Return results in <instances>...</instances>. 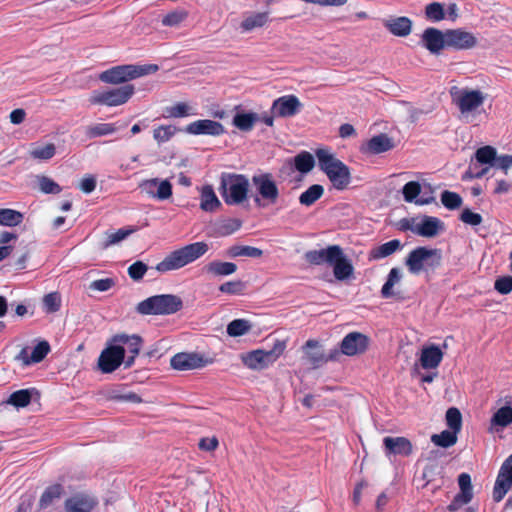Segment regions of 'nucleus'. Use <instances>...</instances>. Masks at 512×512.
<instances>
[{"instance_id": "obj_1", "label": "nucleus", "mask_w": 512, "mask_h": 512, "mask_svg": "<svg viewBox=\"0 0 512 512\" xmlns=\"http://www.w3.org/2000/svg\"><path fill=\"white\" fill-rule=\"evenodd\" d=\"M315 155L319 168L326 174L332 186L337 190L346 189L351 183L349 167L326 148L317 149Z\"/></svg>"}, {"instance_id": "obj_2", "label": "nucleus", "mask_w": 512, "mask_h": 512, "mask_svg": "<svg viewBox=\"0 0 512 512\" xmlns=\"http://www.w3.org/2000/svg\"><path fill=\"white\" fill-rule=\"evenodd\" d=\"M209 250L206 242H195L170 252L156 265V270L161 273L178 270L196 261Z\"/></svg>"}, {"instance_id": "obj_3", "label": "nucleus", "mask_w": 512, "mask_h": 512, "mask_svg": "<svg viewBox=\"0 0 512 512\" xmlns=\"http://www.w3.org/2000/svg\"><path fill=\"white\" fill-rule=\"evenodd\" d=\"M249 179L243 174L224 172L220 175L219 192L227 205H240L247 200Z\"/></svg>"}, {"instance_id": "obj_4", "label": "nucleus", "mask_w": 512, "mask_h": 512, "mask_svg": "<svg viewBox=\"0 0 512 512\" xmlns=\"http://www.w3.org/2000/svg\"><path fill=\"white\" fill-rule=\"evenodd\" d=\"M183 308L182 299L174 294H161L148 297L138 303L136 311L142 315H170Z\"/></svg>"}, {"instance_id": "obj_5", "label": "nucleus", "mask_w": 512, "mask_h": 512, "mask_svg": "<svg viewBox=\"0 0 512 512\" xmlns=\"http://www.w3.org/2000/svg\"><path fill=\"white\" fill-rule=\"evenodd\" d=\"M159 69L156 64L145 65H119L103 71L99 79L108 84H121L142 76L153 74Z\"/></svg>"}, {"instance_id": "obj_6", "label": "nucleus", "mask_w": 512, "mask_h": 512, "mask_svg": "<svg viewBox=\"0 0 512 512\" xmlns=\"http://www.w3.org/2000/svg\"><path fill=\"white\" fill-rule=\"evenodd\" d=\"M285 349L286 342L284 340H276L271 350L257 349L245 352L240 355V359L247 368L259 371L276 362Z\"/></svg>"}, {"instance_id": "obj_7", "label": "nucleus", "mask_w": 512, "mask_h": 512, "mask_svg": "<svg viewBox=\"0 0 512 512\" xmlns=\"http://www.w3.org/2000/svg\"><path fill=\"white\" fill-rule=\"evenodd\" d=\"M441 260V250L422 246L417 247L408 254L405 265L410 273L419 274L423 270H434L439 267Z\"/></svg>"}, {"instance_id": "obj_8", "label": "nucleus", "mask_w": 512, "mask_h": 512, "mask_svg": "<svg viewBox=\"0 0 512 512\" xmlns=\"http://www.w3.org/2000/svg\"><path fill=\"white\" fill-rule=\"evenodd\" d=\"M452 103L457 106L464 117L475 113L485 102L486 95L478 89L452 86L449 90Z\"/></svg>"}, {"instance_id": "obj_9", "label": "nucleus", "mask_w": 512, "mask_h": 512, "mask_svg": "<svg viewBox=\"0 0 512 512\" xmlns=\"http://www.w3.org/2000/svg\"><path fill=\"white\" fill-rule=\"evenodd\" d=\"M252 185L256 191L254 203L258 207L273 205L278 201L280 192L271 173L263 172L253 175Z\"/></svg>"}, {"instance_id": "obj_10", "label": "nucleus", "mask_w": 512, "mask_h": 512, "mask_svg": "<svg viewBox=\"0 0 512 512\" xmlns=\"http://www.w3.org/2000/svg\"><path fill=\"white\" fill-rule=\"evenodd\" d=\"M134 91V86L131 84L104 91H93L89 102L93 105L120 106L133 96Z\"/></svg>"}, {"instance_id": "obj_11", "label": "nucleus", "mask_w": 512, "mask_h": 512, "mask_svg": "<svg viewBox=\"0 0 512 512\" xmlns=\"http://www.w3.org/2000/svg\"><path fill=\"white\" fill-rule=\"evenodd\" d=\"M370 339L361 332L348 333L340 343V352L346 356L364 354L369 347Z\"/></svg>"}, {"instance_id": "obj_12", "label": "nucleus", "mask_w": 512, "mask_h": 512, "mask_svg": "<svg viewBox=\"0 0 512 512\" xmlns=\"http://www.w3.org/2000/svg\"><path fill=\"white\" fill-rule=\"evenodd\" d=\"M125 348L121 345H112L104 349L98 359V367L103 373L115 371L124 361Z\"/></svg>"}, {"instance_id": "obj_13", "label": "nucleus", "mask_w": 512, "mask_h": 512, "mask_svg": "<svg viewBox=\"0 0 512 512\" xmlns=\"http://www.w3.org/2000/svg\"><path fill=\"white\" fill-rule=\"evenodd\" d=\"M512 488V454L502 464L493 489V499L500 502Z\"/></svg>"}, {"instance_id": "obj_14", "label": "nucleus", "mask_w": 512, "mask_h": 512, "mask_svg": "<svg viewBox=\"0 0 512 512\" xmlns=\"http://www.w3.org/2000/svg\"><path fill=\"white\" fill-rule=\"evenodd\" d=\"M445 36L447 47L456 50H469L474 48L478 43L473 33L460 28L446 30Z\"/></svg>"}, {"instance_id": "obj_15", "label": "nucleus", "mask_w": 512, "mask_h": 512, "mask_svg": "<svg viewBox=\"0 0 512 512\" xmlns=\"http://www.w3.org/2000/svg\"><path fill=\"white\" fill-rule=\"evenodd\" d=\"M212 361L205 359L198 353H178L170 360V365L173 369L179 371L193 370L205 367Z\"/></svg>"}, {"instance_id": "obj_16", "label": "nucleus", "mask_w": 512, "mask_h": 512, "mask_svg": "<svg viewBox=\"0 0 512 512\" xmlns=\"http://www.w3.org/2000/svg\"><path fill=\"white\" fill-rule=\"evenodd\" d=\"M302 103L295 95H285L272 103V114L277 117H293L302 108Z\"/></svg>"}, {"instance_id": "obj_17", "label": "nucleus", "mask_w": 512, "mask_h": 512, "mask_svg": "<svg viewBox=\"0 0 512 512\" xmlns=\"http://www.w3.org/2000/svg\"><path fill=\"white\" fill-rule=\"evenodd\" d=\"M185 131L191 135L219 136L225 133V128L220 122L202 119L188 124Z\"/></svg>"}, {"instance_id": "obj_18", "label": "nucleus", "mask_w": 512, "mask_h": 512, "mask_svg": "<svg viewBox=\"0 0 512 512\" xmlns=\"http://www.w3.org/2000/svg\"><path fill=\"white\" fill-rule=\"evenodd\" d=\"M421 42L430 53L436 55L447 47L445 32L434 27H429L424 30Z\"/></svg>"}, {"instance_id": "obj_19", "label": "nucleus", "mask_w": 512, "mask_h": 512, "mask_svg": "<svg viewBox=\"0 0 512 512\" xmlns=\"http://www.w3.org/2000/svg\"><path fill=\"white\" fill-rule=\"evenodd\" d=\"M140 188L146 194L159 200H166L172 196V185L168 180H159L158 178L144 180Z\"/></svg>"}, {"instance_id": "obj_20", "label": "nucleus", "mask_w": 512, "mask_h": 512, "mask_svg": "<svg viewBox=\"0 0 512 512\" xmlns=\"http://www.w3.org/2000/svg\"><path fill=\"white\" fill-rule=\"evenodd\" d=\"M112 342L116 345H124L127 346L125 348L131 356L127 358L125 361V366L130 367L135 360V357L139 354L142 346V338L138 335H127V334H117L112 338Z\"/></svg>"}, {"instance_id": "obj_21", "label": "nucleus", "mask_w": 512, "mask_h": 512, "mask_svg": "<svg viewBox=\"0 0 512 512\" xmlns=\"http://www.w3.org/2000/svg\"><path fill=\"white\" fill-rule=\"evenodd\" d=\"M394 148V142L387 134H378L362 144L360 150L364 154L376 155Z\"/></svg>"}, {"instance_id": "obj_22", "label": "nucleus", "mask_w": 512, "mask_h": 512, "mask_svg": "<svg viewBox=\"0 0 512 512\" xmlns=\"http://www.w3.org/2000/svg\"><path fill=\"white\" fill-rule=\"evenodd\" d=\"M338 255H340V246L331 245L326 249L307 251L304 258L311 265H322L330 264Z\"/></svg>"}, {"instance_id": "obj_23", "label": "nucleus", "mask_w": 512, "mask_h": 512, "mask_svg": "<svg viewBox=\"0 0 512 512\" xmlns=\"http://www.w3.org/2000/svg\"><path fill=\"white\" fill-rule=\"evenodd\" d=\"M303 350L306 359L314 368L319 367L329 360H333L334 356L338 354V352L335 351L334 354H331L329 357H325L323 351L320 349L319 342L313 339H310L305 343Z\"/></svg>"}, {"instance_id": "obj_24", "label": "nucleus", "mask_w": 512, "mask_h": 512, "mask_svg": "<svg viewBox=\"0 0 512 512\" xmlns=\"http://www.w3.org/2000/svg\"><path fill=\"white\" fill-rule=\"evenodd\" d=\"M460 493L455 497L454 501L448 506L450 511H455L458 505L467 504L472 499L471 477L467 473H462L458 477Z\"/></svg>"}, {"instance_id": "obj_25", "label": "nucleus", "mask_w": 512, "mask_h": 512, "mask_svg": "<svg viewBox=\"0 0 512 512\" xmlns=\"http://www.w3.org/2000/svg\"><path fill=\"white\" fill-rule=\"evenodd\" d=\"M383 444L390 454L409 456L413 451L411 441L405 437H385Z\"/></svg>"}, {"instance_id": "obj_26", "label": "nucleus", "mask_w": 512, "mask_h": 512, "mask_svg": "<svg viewBox=\"0 0 512 512\" xmlns=\"http://www.w3.org/2000/svg\"><path fill=\"white\" fill-rule=\"evenodd\" d=\"M442 226L443 223L438 218L424 216L421 222L413 226L411 230L422 237H435Z\"/></svg>"}, {"instance_id": "obj_27", "label": "nucleus", "mask_w": 512, "mask_h": 512, "mask_svg": "<svg viewBox=\"0 0 512 512\" xmlns=\"http://www.w3.org/2000/svg\"><path fill=\"white\" fill-rule=\"evenodd\" d=\"M96 500L86 494H78L65 501L67 512H90L95 505Z\"/></svg>"}, {"instance_id": "obj_28", "label": "nucleus", "mask_w": 512, "mask_h": 512, "mask_svg": "<svg viewBox=\"0 0 512 512\" xmlns=\"http://www.w3.org/2000/svg\"><path fill=\"white\" fill-rule=\"evenodd\" d=\"M384 27L394 36L406 37L412 31V21L405 16L394 17L383 22Z\"/></svg>"}, {"instance_id": "obj_29", "label": "nucleus", "mask_w": 512, "mask_h": 512, "mask_svg": "<svg viewBox=\"0 0 512 512\" xmlns=\"http://www.w3.org/2000/svg\"><path fill=\"white\" fill-rule=\"evenodd\" d=\"M269 22V12H252L246 14L240 23L243 32H250L254 29L262 28Z\"/></svg>"}, {"instance_id": "obj_30", "label": "nucleus", "mask_w": 512, "mask_h": 512, "mask_svg": "<svg viewBox=\"0 0 512 512\" xmlns=\"http://www.w3.org/2000/svg\"><path fill=\"white\" fill-rule=\"evenodd\" d=\"M335 259L329 264L333 266L335 278L340 281L349 278L353 274L354 269L351 262L345 257L341 247L340 255L336 256Z\"/></svg>"}, {"instance_id": "obj_31", "label": "nucleus", "mask_w": 512, "mask_h": 512, "mask_svg": "<svg viewBox=\"0 0 512 512\" xmlns=\"http://www.w3.org/2000/svg\"><path fill=\"white\" fill-rule=\"evenodd\" d=\"M203 270L211 276L223 277L234 274L237 271V265L233 262L214 260L207 263Z\"/></svg>"}, {"instance_id": "obj_32", "label": "nucleus", "mask_w": 512, "mask_h": 512, "mask_svg": "<svg viewBox=\"0 0 512 512\" xmlns=\"http://www.w3.org/2000/svg\"><path fill=\"white\" fill-rule=\"evenodd\" d=\"M443 358V352L435 345L424 347L421 352L420 363L424 369L438 367Z\"/></svg>"}, {"instance_id": "obj_33", "label": "nucleus", "mask_w": 512, "mask_h": 512, "mask_svg": "<svg viewBox=\"0 0 512 512\" xmlns=\"http://www.w3.org/2000/svg\"><path fill=\"white\" fill-rule=\"evenodd\" d=\"M402 248L399 240L394 239L372 248L369 252V260H380L386 258Z\"/></svg>"}, {"instance_id": "obj_34", "label": "nucleus", "mask_w": 512, "mask_h": 512, "mask_svg": "<svg viewBox=\"0 0 512 512\" xmlns=\"http://www.w3.org/2000/svg\"><path fill=\"white\" fill-rule=\"evenodd\" d=\"M259 120L260 115L255 112H237L233 117L232 124L240 131L249 132Z\"/></svg>"}, {"instance_id": "obj_35", "label": "nucleus", "mask_w": 512, "mask_h": 512, "mask_svg": "<svg viewBox=\"0 0 512 512\" xmlns=\"http://www.w3.org/2000/svg\"><path fill=\"white\" fill-rule=\"evenodd\" d=\"M221 206V202L216 196L211 185L203 186L201 190L200 208L206 212H213Z\"/></svg>"}, {"instance_id": "obj_36", "label": "nucleus", "mask_w": 512, "mask_h": 512, "mask_svg": "<svg viewBox=\"0 0 512 512\" xmlns=\"http://www.w3.org/2000/svg\"><path fill=\"white\" fill-rule=\"evenodd\" d=\"M420 193H421V185L417 181H410V182L406 183L402 189L403 198L408 203L414 202L417 205H425V204H429L430 201L433 200V198H431V199H422V198L416 199Z\"/></svg>"}, {"instance_id": "obj_37", "label": "nucleus", "mask_w": 512, "mask_h": 512, "mask_svg": "<svg viewBox=\"0 0 512 512\" xmlns=\"http://www.w3.org/2000/svg\"><path fill=\"white\" fill-rule=\"evenodd\" d=\"M116 131L117 127L112 123H95L85 128V134L88 139L111 135Z\"/></svg>"}, {"instance_id": "obj_38", "label": "nucleus", "mask_w": 512, "mask_h": 512, "mask_svg": "<svg viewBox=\"0 0 512 512\" xmlns=\"http://www.w3.org/2000/svg\"><path fill=\"white\" fill-rule=\"evenodd\" d=\"M226 254L230 258H237V257L260 258L263 255V251L259 248L252 247V246L233 245L228 248Z\"/></svg>"}, {"instance_id": "obj_39", "label": "nucleus", "mask_w": 512, "mask_h": 512, "mask_svg": "<svg viewBox=\"0 0 512 512\" xmlns=\"http://www.w3.org/2000/svg\"><path fill=\"white\" fill-rule=\"evenodd\" d=\"M106 396L110 400L130 403H140L142 399L134 392L125 391L124 388L114 387L107 390Z\"/></svg>"}, {"instance_id": "obj_40", "label": "nucleus", "mask_w": 512, "mask_h": 512, "mask_svg": "<svg viewBox=\"0 0 512 512\" xmlns=\"http://www.w3.org/2000/svg\"><path fill=\"white\" fill-rule=\"evenodd\" d=\"M167 117L182 118L188 116H195L197 112L195 108L187 102H177L173 106L166 108Z\"/></svg>"}, {"instance_id": "obj_41", "label": "nucleus", "mask_w": 512, "mask_h": 512, "mask_svg": "<svg viewBox=\"0 0 512 512\" xmlns=\"http://www.w3.org/2000/svg\"><path fill=\"white\" fill-rule=\"evenodd\" d=\"M34 389H22L13 392L7 400V403L17 408H23L30 404Z\"/></svg>"}, {"instance_id": "obj_42", "label": "nucleus", "mask_w": 512, "mask_h": 512, "mask_svg": "<svg viewBox=\"0 0 512 512\" xmlns=\"http://www.w3.org/2000/svg\"><path fill=\"white\" fill-rule=\"evenodd\" d=\"M63 493V487L60 484H54L46 488V490L41 495L39 500V507L41 509H45L52 504L55 499L61 497Z\"/></svg>"}, {"instance_id": "obj_43", "label": "nucleus", "mask_w": 512, "mask_h": 512, "mask_svg": "<svg viewBox=\"0 0 512 512\" xmlns=\"http://www.w3.org/2000/svg\"><path fill=\"white\" fill-rule=\"evenodd\" d=\"M401 277L402 275L399 268L395 267L390 270L387 280L381 289V295L383 298H391L396 295L393 291V287L395 284L400 282Z\"/></svg>"}, {"instance_id": "obj_44", "label": "nucleus", "mask_w": 512, "mask_h": 512, "mask_svg": "<svg viewBox=\"0 0 512 512\" xmlns=\"http://www.w3.org/2000/svg\"><path fill=\"white\" fill-rule=\"evenodd\" d=\"M512 423V407L504 406L498 409L491 418V426L507 427Z\"/></svg>"}, {"instance_id": "obj_45", "label": "nucleus", "mask_w": 512, "mask_h": 512, "mask_svg": "<svg viewBox=\"0 0 512 512\" xmlns=\"http://www.w3.org/2000/svg\"><path fill=\"white\" fill-rule=\"evenodd\" d=\"M324 193V189L319 184H314L310 186L306 191H304L300 197L299 202L305 206L313 205Z\"/></svg>"}, {"instance_id": "obj_46", "label": "nucleus", "mask_w": 512, "mask_h": 512, "mask_svg": "<svg viewBox=\"0 0 512 512\" xmlns=\"http://www.w3.org/2000/svg\"><path fill=\"white\" fill-rule=\"evenodd\" d=\"M431 441L440 447L448 448L457 442V432L453 430H444L440 434H433Z\"/></svg>"}, {"instance_id": "obj_47", "label": "nucleus", "mask_w": 512, "mask_h": 512, "mask_svg": "<svg viewBox=\"0 0 512 512\" xmlns=\"http://www.w3.org/2000/svg\"><path fill=\"white\" fill-rule=\"evenodd\" d=\"M23 221V214L19 211L3 208L0 209V225L17 226Z\"/></svg>"}, {"instance_id": "obj_48", "label": "nucleus", "mask_w": 512, "mask_h": 512, "mask_svg": "<svg viewBox=\"0 0 512 512\" xmlns=\"http://www.w3.org/2000/svg\"><path fill=\"white\" fill-rule=\"evenodd\" d=\"M294 165L299 172L308 173L313 169L315 161L312 154L303 151L295 156Z\"/></svg>"}, {"instance_id": "obj_49", "label": "nucleus", "mask_w": 512, "mask_h": 512, "mask_svg": "<svg viewBox=\"0 0 512 512\" xmlns=\"http://www.w3.org/2000/svg\"><path fill=\"white\" fill-rule=\"evenodd\" d=\"M252 328L251 323L246 319H235L227 326V334L231 337L245 335Z\"/></svg>"}, {"instance_id": "obj_50", "label": "nucleus", "mask_w": 512, "mask_h": 512, "mask_svg": "<svg viewBox=\"0 0 512 512\" xmlns=\"http://www.w3.org/2000/svg\"><path fill=\"white\" fill-rule=\"evenodd\" d=\"M475 158L480 164L494 166L496 160V149L492 146L481 147L476 151Z\"/></svg>"}, {"instance_id": "obj_51", "label": "nucleus", "mask_w": 512, "mask_h": 512, "mask_svg": "<svg viewBox=\"0 0 512 512\" xmlns=\"http://www.w3.org/2000/svg\"><path fill=\"white\" fill-rule=\"evenodd\" d=\"M56 152V147L52 143H48L42 146H35L31 149L30 155L34 159L49 160Z\"/></svg>"}, {"instance_id": "obj_52", "label": "nucleus", "mask_w": 512, "mask_h": 512, "mask_svg": "<svg viewBox=\"0 0 512 512\" xmlns=\"http://www.w3.org/2000/svg\"><path fill=\"white\" fill-rule=\"evenodd\" d=\"M425 16L428 20L433 22L441 21L445 18V11L443 4L433 2L425 7Z\"/></svg>"}, {"instance_id": "obj_53", "label": "nucleus", "mask_w": 512, "mask_h": 512, "mask_svg": "<svg viewBox=\"0 0 512 512\" xmlns=\"http://www.w3.org/2000/svg\"><path fill=\"white\" fill-rule=\"evenodd\" d=\"M446 424L455 432H460L462 427V415L458 408L451 407L446 412Z\"/></svg>"}, {"instance_id": "obj_54", "label": "nucleus", "mask_w": 512, "mask_h": 512, "mask_svg": "<svg viewBox=\"0 0 512 512\" xmlns=\"http://www.w3.org/2000/svg\"><path fill=\"white\" fill-rule=\"evenodd\" d=\"M177 132V128L173 125H162L154 129L153 137L159 143L169 141Z\"/></svg>"}, {"instance_id": "obj_55", "label": "nucleus", "mask_w": 512, "mask_h": 512, "mask_svg": "<svg viewBox=\"0 0 512 512\" xmlns=\"http://www.w3.org/2000/svg\"><path fill=\"white\" fill-rule=\"evenodd\" d=\"M37 179L39 188L43 193L59 194L62 190L55 181L47 176H38Z\"/></svg>"}, {"instance_id": "obj_56", "label": "nucleus", "mask_w": 512, "mask_h": 512, "mask_svg": "<svg viewBox=\"0 0 512 512\" xmlns=\"http://www.w3.org/2000/svg\"><path fill=\"white\" fill-rule=\"evenodd\" d=\"M132 232L133 230L131 229H119L116 232L107 233V239L102 244V248L106 249L112 245L121 242L122 240L127 238Z\"/></svg>"}, {"instance_id": "obj_57", "label": "nucleus", "mask_w": 512, "mask_h": 512, "mask_svg": "<svg viewBox=\"0 0 512 512\" xmlns=\"http://www.w3.org/2000/svg\"><path fill=\"white\" fill-rule=\"evenodd\" d=\"M441 202L447 209L454 210L461 206L462 198L455 192L444 191L441 194Z\"/></svg>"}, {"instance_id": "obj_58", "label": "nucleus", "mask_w": 512, "mask_h": 512, "mask_svg": "<svg viewBox=\"0 0 512 512\" xmlns=\"http://www.w3.org/2000/svg\"><path fill=\"white\" fill-rule=\"evenodd\" d=\"M245 290V284L240 280L228 281L219 286V291L230 295L243 294Z\"/></svg>"}, {"instance_id": "obj_59", "label": "nucleus", "mask_w": 512, "mask_h": 512, "mask_svg": "<svg viewBox=\"0 0 512 512\" xmlns=\"http://www.w3.org/2000/svg\"><path fill=\"white\" fill-rule=\"evenodd\" d=\"M43 306L47 313H54L60 309L61 298L56 292L49 293L43 298Z\"/></svg>"}, {"instance_id": "obj_60", "label": "nucleus", "mask_w": 512, "mask_h": 512, "mask_svg": "<svg viewBox=\"0 0 512 512\" xmlns=\"http://www.w3.org/2000/svg\"><path fill=\"white\" fill-rule=\"evenodd\" d=\"M187 18V12L184 10L173 11L165 15L162 19L164 26L176 27Z\"/></svg>"}, {"instance_id": "obj_61", "label": "nucleus", "mask_w": 512, "mask_h": 512, "mask_svg": "<svg viewBox=\"0 0 512 512\" xmlns=\"http://www.w3.org/2000/svg\"><path fill=\"white\" fill-rule=\"evenodd\" d=\"M50 352V345L47 341H41L39 342L33 349L30 360L32 363H39L41 362L47 354Z\"/></svg>"}, {"instance_id": "obj_62", "label": "nucleus", "mask_w": 512, "mask_h": 512, "mask_svg": "<svg viewBox=\"0 0 512 512\" xmlns=\"http://www.w3.org/2000/svg\"><path fill=\"white\" fill-rule=\"evenodd\" d=\"M460 220L465 224L477 226L482 223L483 219L480 214L475 213L468 208H465L460 214Z\"/></svg>"}, {"instance_id": "obj_63", "label": "nucleus", "mask_w": 512, "mask_h": 512, "mask_svg": "<svg viewBox=\"0 0 512 512\" xmlns=\"http://www.w3.org/2000/svg\"><path fill=\"white\" fill-rule=\"evenodd\" d=\"M494 288L500 294H508L512 291V276H503L496 279Z\"/></svg>"}, {"instance_id": "obj_64", "label": "nucleus", "mask_w": 512, "mask_h": 512, "mask_svg": "<svg viewBox=\"0 0 512 512\" xmlns=\"http://www.w3.org/2000/svg\"><path fill=\"white\" fill-rule=\"evenodd\" d=\"M147 271V265L141 261H137L130 265L128 268V274L133 280H140L143 278Z\"/></svg>"}]
</instances>
